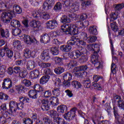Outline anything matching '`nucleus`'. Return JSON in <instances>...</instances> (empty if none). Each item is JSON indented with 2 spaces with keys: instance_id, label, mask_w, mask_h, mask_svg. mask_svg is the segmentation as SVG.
<instances>
[{
  "instance_id": "nucleus-1",
  "label": "nucleus",
  "mask_w": 124,
  "mask_h": 124,
  "mask_svg": "<svg viewBox=\"0 0 124 124\" xmlns=\"http://www.w3.org/2000/svg\"><path fill=\"white\" fill-rule=\"evenodd\" d=\"M75 26L73 24H67L61 26V29L57 31H55L56 36H62L64 34H72L76 32Z\"/></svg>"
},
{
  "instance_id": "nucleus-2",
  "label": "nucleus",
  "mask_w": 124,
  "mask_h": 124,
  "mask_svg": "<svg viewBox=\"0 0 124 124\" xmlns=\"http://www.w3.org/2000/svg\"><path fill=\"white\" fill-rule=\"evenodd\" d=\"M77 56L78 58H80L79 59L80 63H84L89 60V58L88 57V51H87L86 49L83 48L82 47L80 49L79 52L77 54Z\"/></svg>"
},
{
  "instance_id": "nucleus-3",
  "label": "nucleus",
  "mask_w": 124,
  "mask_h": 124,
  "mask_svg": "<svg viewBox=\"0 0 124 124\" xmlns=\"http://www.w3.org/2000/svg\"><path fill=\"white\" fill-rule=\"evenodd\" d=\"M99 56L96 53L92 55L91 57V62L93 64L96 69L102 68V63L99 61Z\"/></svg>"
},
{
  "instance_id": "nucleus-4",
  "label": "nucleus",
  "mask_w": 124,
  "mask_h": 124,
  "mask_svg": "<svg viewBox=\"0 0 124 124\" xmlns=\"http://www.w3.org/2000/svg\"><path fill=\"white\" fill-rule=\"evenodd\" d=\"M77 110V108H72L69 112L65 113L64 115V119L66 120L68 122H70V121H72V120H74L75 118L76 110Z\"/></svg>"
},
{
  "instance_id": "nucleus-5",
  "label": "nucleus",
  "mask_w": 124,
  "mask_h": 124,
  "mask_svg": "<svg viewBox=\"0 0 124 124\" xmlns=\"http://www.w3.org/2000/svg\"><path fill=\"white\" fill-rule=\"evenodd\" d=\"M63 84L66 88L70 87V81L72 79V74L70 73L67 72L63 74Z\"/></svg>"
},
{
  "instance_id": "nucleus-6",
  "label": "nucleus",
  "mask_w": 124,
  "mask_h": 124,
  "mask_svg": "<svg viewBox=\"0 0 124 124\" xmlns=\"http://www.w3.org/2000/svg\"><path fill=\"white\" fill-rule=\"evenodd\" d=\"M113 109L115 119V123L117 124L123 123V122H124V118L119 114V112L118 111V107L117 106H114Z\"/></svg>"
},
{
  "instance_id": "nucleus-7",
  "label": "nucleus",
  "mask_w": 124,
  "mask_h": 124,
  "mask_svg": "<svg viewBox=\"0 0 124 124\" xmlns=\"http://www.w3.org/2000/svg\"><path fill=\"white\" fill-rule=\"evenodd\" d=\"M33 17L36 20H40V19H44V20H49L50 19V15L48 13H42L39 14V13L37 12L34 14H33Z\"/></svg>"
},
{
  "instance_id": "nucleus-8",
  "label": "nucleus",
  "mask_w": 124,
  "mask_h": 124,
  "mask_svg": "<svg viewBox=\"0 0 124 124\" xmlns=\"http://www.w3.org/2000/svg\"><path fill=\"white\" fill-rule=\"evenodd\" d=\"M15 15V12H12L9 11L7 12H3L1 16V20H4V19H12L13 16Z\"/></svg>"
},
{
  "instance_id": "nucleus-9",
  "label": "nucleus",
  "mask_w": 124,
  "mask_h": 124,
  "mask_svg": "<svg viewBox=\"0 0 124 124\" xmlns=\"http://www.w3.org/2000/svg\"><path fill=\"white\" fill-rule=\"evenodd\" d=\"M114 100H117V106L122 110H124V101L122 100V97L118 95H116L113 96Z\"/></svg>"
},
{
  "instance_id": "nucleus-10",
  "label": "nucleus",
  "mask_w": 124,
  "mask_h": 124,
  "mask_svg": "<svg viewBox=\"0 0 124 124\" xmlns=\"http://www.w3.org/2000/svg\"><path fill=\"white\" fill-rule=\"evenodd\" d=\"M41 109L43 111H48L50 110V102L48 100H41Z\"/></svg>"
},
{
  "instance_id": "nucleus-11",
  "label": "nucleus",
  "mask_w": 124,
  "mask_h": 124,
  "mask_svg": "<svg viewBox=\"0 0 124 124\" xmlns=\"http://www.w3.org/2000/svg\"><path fill=\"white\" fill-rule=\"evenodd\" d=\"M12 87V80L9 78H5L2 83V88L8 90Z\"/></svg>"
},
{
  "instance_id": "nucleus-12",
  "label": "nucleus",
  "mask_w": 124,
  "mask_h": 124,
  "mask_svg": "<svg viewBox=\"0 0 124 124\" xmlns=\"http://www.w3.org/2000/svg\"><path fill=\"white\" fill-rule=\"evenodd\" d=\"M76 32L74 34H72L73 35H76V34L78 35V39L79 38H81V39H83L84 40H87L88 39V34L86 33L85 32H82L80 31V30H77L76 29Z\"/></svg>"
},
{
  "instance_id": "nucleus-13",
  "label": "nucleus",
  "mask_w": 124,
  "mask_h": 124,
  "mask_svg": "<svg viewBox=\"0 0 124 124\" xmlns=\"http://www.w3.org/2000/svg\"><path fill=\"white\" fill-rule=\"evenodd\" d=\"M46 27L47 29L54 30L58 27V22L56 20H49L46 23Z\"/></svg>"
},
{
  "instance_id": "nucleus-14",
  "label": "nucleus",
  "mask_w": 124,
  "mask_h": 124,
  "mask_svg": "<svg viewBox=\"0 0 124 124\" xmlns=\"http://www.w3.org/2000/svg\"><path fill=\"white\" fill-rule=\"evenodd\" d=\"M41 58L45 61L48 62L50 60V56H49V51L48 50H44L41 54Z\"/></svg>"
},
{
  "instance_id": "nucleus-15",
  "label": "nucleus",
  "mask_w": 124,
  "mask_h": 124,
  "mask_svg": "<svg viewBox=\"0 0 124 124\" xmlns=\"http://www.w3.org/2000/svg\"><path fill=\"white\" fill-rule=\"evenodd\" d=\"M39 75H40L39 70L36 69L30 72L29 77L30 79H35L36 78H38L39 77Z\"/></svg>"
},
{
  "instance_id": "nucleus-16",
  "label": "nucleus",
  "mask_w": 124,
  "mask_h": 124,
  "mask_svg": "<svg viewBox=\"0 0 124 124\" xmlns=\"http://www.w3.org/2000/svg\"><path fill=\"white\" fill-rule=\"evenodd\" d=\"M40 41L42 43H49L50 42V37L48 34H43L41 36Z\"/></svg>"
},
{
  "instance_id": "nucleus-17",
  "label": "nucleus",
  "mask_w": 124,
  "mask_h": 124,
  "mask_svg": "<svg viewBox=\"0 0 124 124\" xmlns=\"http://www.w3.org/2000/svg\"><path fill=\"white\" fill-rule=\"evenodd\" d=\"M78 38H77L75 36H72L70 37V39L67 42V44L69 46H74L75 45L76 43H77V41H78Z\"/></svg>"
},
{
  "instance_id": "nucleus-18",
  "label": "nucleus",
  "mask_w": 124,
  "mask_h": 124,
  "mask_svg": "<svg viewBox=\"0 0 124 124\" xmlns=\"http://www.w3.org/2000/svg\"><path fill=\"white\" fill-rule=\"evenodd\" d=\"M30 25L31 27L34 28V29H39V27L41 26V23L39 21L34 20L30 23Z\"/></svg>"
},
{
  "instance_id": "nucleus-19",
  "label": "nucleus",
  "mask_w": 124,
  "mask_h": 124,
  "mask_svg": "<svg viewBox=\"0 0 124 124\" xmlns=\"http://www.w3.org/2000/svg\"><path fill=\"white\" fill-rule=\"evenodd\" d=\"M28 95L32 99H36L38 96L37 92L33 90H31L29 92Z\"/></svg>"
},
{
  "instance_id": "nucleus-20",
  "label": "nucleus",
  "mask_w": 124,
  "mask_h": 124,
  "mask_svg": "<svg viewBox=\"0 0 124 124\" xmlns=\"http://www.w3.org/2000/svg\"><path fill=\"white\" fill-rule=\"evenodd\" d=\"M35 67V62L33 61H29L27 64V69L32 70Z\"/></svg>"
},
{
  "instance_id": "nucleus-21",
  "label": "nucleus",
  "mask_w": 124,
  "mask_h": 124,
  "mask_svg": "<svg viewBox=\"0 0 124 124\" xmlns=\"http://www.w3.org/2000/svg\"><path fill=\"white\" fill-rule=\"evenodd\" d=\"M23 39L27 44H31V43H33L34 42V40H35L33 38H32L31 36L28 35H25L23 37Z\"/></svg>"
},
{
  "instance_id": "nucleus-22",
  "label": "nucleus",
  "mask_w": 124,
  "mask_h": 124,
  "mask_svg": "<svg viewBox=\"0 0 124 124\" xmlns=\"http://www.w3.org/2000/svg\"><path fill=\"white\" fill-rule=\"evenodd\" d=\"M78 53H80V49H78L69 53V57L73 60H76V59H78V57L77 56Z\"/></svg>"
},
{
  "instance_id": "nucleus-23",
  "label": "nucleus",
  "mask_w": 124,
  "mask_h": 124,
  "mask_svg": "<svg viewBox=\"0 0 124 124\" xmlns=\"http://www.w3.org/2000/svg\"><path fill=\"white\" fill-rule=\"evenodd\" d=\"M12 12H15V13H16L17 14H21L23 11L22 8H21L19 5L15 4L13 6V11H12Z\"/></svg>"
},
{
  "instance_id": "nucleus-24",
  "label": "nucleus",
  "mask_w": 124,
  "mask_h": 124,
  "mask_svg": "<svg viewBox=\"0 0 124 124\" xmlns=\"http://www.w3.org/2000/svg\"><path fill=\"white\" fill-rule=\"evenodd\" d=\"M49 79L50 76H44L40 79V84H41V85H44V84H46V83H47V82L49 81Z\"/></svg>"
},
{
  "instance_id": "nucleus-25",
  "label": "nucleus",
  "mask_w": 124,
  "mask_h": 124,
  "mask_svg": "<svg viewBox=\"0 0 124 124\" xmlns=\"http://www.w3.org/2000/svg\"><path fill=\"white\" fill-rule=\"evenodd\" d=\"M71 49H72V47L69 46L68 44L66 45H62L60 46V50L62 51V52H69Z\"/></svg>"
},
{
  "instance_id": "nucleus-26",
  "label": "nucleus",
  "mask_w": 124,
  "mask_h": 124,
  "mask_svg": "<svg viewBox=\"0 0 124 124\" xmlns=\"http://www.w3.org/2000/svg\"><path fill=\"white\" fill-rule=\"evenodd\" d=\"M33 52L31 51L29 49L27 48L24 50V56L25 58L29 59L31 57H33V54H32Z\"/></svg>"
},
{
  "instance_id": "nucleus-27",
  "label": "nucleus",
  "mask_w": 124,
  "mask_h": 124,
  "mask_svg": "<svg viewBox=\"0 0 124 124\" xmlns=\"http://www.w3.org/2000/svg\"><path fill=\"white\" fill-rule=\"evenodd\" d=\"M89 31L90 34H93L94 35H96L98 33L96 26H90L89 28Z\"/></svg>"
},
{
  "instance_id": "nucleus-28",
  "label": "nucleus",
  "mask_w": 124,
  "mask_h": 124,
  "mask_svg": "<svg viewBox=\"0 0 124 124\" xmlns=\"http://www.w3.org/2000/svg\"><path fill=\"white\" fill-rule=\"evenodd\" d=\"M13 45L16 49L17 50H20L22 48V45L21 44V42L19 40H14L13 43Z\"/></svg>"
},
{
  "instance_id": "nucleus-29",
  "label": "nucleus",
  "mask_w": 124,
  "mask_h": 124,
  "mask_svg": "<svg viewBox=\"0 0 124 124\" xmlns=\"http://www.w3.org/2000/svg\"><path fill=\"white\" fill-rule=\"evenodd\" d=\"M50 52L53 56H58L60 53V50L59 47L54 46L50 48Z\"/></svg>"
},
{
  "instance_id": "nucleus-30",
  "label": "nucleus",
  "mask_w": 124,
  "mask_h": 124,
  "mask_svg": "<svg viewBox=\"0 0 124 124\" xmlns=\"http://www.w3.org/2000/svg\"><path fill=\"white\" fill-rule=\"evenodd\" d=\"M67 110V107L64 105H61L57 107L58 113H64Z\"/></svg>"
},
{
  "instance_id": "nucleus-31",
  "label": "nucleus",
  "mask_w": 124,
  "mask_h": 124,
  "mask_svg": "<svg viewBox=\"0 0 124 124\" xmlns=\"http://www.w3.org/2000/svg\"><path fill=\"white\" fill-rule=\"evenodd\" d=\"M11 25L13 28H19L21 26V23L18 20L13 19L11 22Z\"/></svg>"
},
{
  "instance_id": "nucleus-32",
  "label": "nucleus",
  "mask_w": 124,
  "mask_h": 124,
  "mask_svg": "<svg viewBox=\"0 0 124 124\" xmlns=\"http://www.w3.org/2000/svg\"><path fill=\"white\" fill-rule=\"evenodd\" d=\"M0 32L2 37H5L6 38H7V37L9 36L8 30L4 31V29H3L2 27L1 29L0 30Z\"/></svg>"
},
{
  "instance_id": "nucleus-33",
  "label": "nucleus",
  "mask_w": 124,
  "mask_h": 124,
  "mask_svg": "<svg viewBox=\"0 0 124 124\" xmlns=\"http://www.w3.org/2000/svg\"><path fill=\"white\" fill-rule=\"evenodd\" d=\"M50 104H51L53 106L59 105V99L58 98L55 97H50Z\"/></svg>"
},
{
  "instance_id": "nucleus-34",
  "label": "nucleus",
  "mask_w": 124,
  "mask_h": 124,
  "mask_svg": "<svg viewBox=\"0 0 124 124\" xmlns=\"http://www.w3.org/2000/svg\"><path fill=\"white\" fill-rule=\"evenodd\" d=\"M91 83H92V81L90 78H87L86 80L82 81V84L84 87L87 89L91 88Z\"/></svg>"
},
{
  "instance_id": "nucleus-35",
  "label": "nucleus",
  "mask_w": 124,
  "mask_h": 124,
  "mask_svg": "<svg viewBox=\"0 0 124 124\" xmlns=\"http://www.w3.org/2000/svg\"><path fill=\"white\" fill-rule=\"evenodd\" d=\"M94 49H92V53H93V55H94L95 54H97L98 55V52H99L100 48V45L97 44H95L93 45Z\"/></svg>"
},
{
  "instance_id": "nucleus-36",
  "label": "nucleus",
  "mask_w": 124,
  "mask_h": 124,
  "mask_svg": "<svg viewBox=\"0 0 124 124\" xmlns=\"http://www.w3.org/2000/svg\"><path fill=\"white\" fill-rule=\"evenodd\" d=\"M76 27H75V30H77V31H80V29L81 28H84L83 24V21L81 20H79L78 21H77L76 22V25H74Z\"/></svg>"
},
{
  "instance_id": "nucleus-37",
  "label": "nucleus",
  "mask_w": 124,
  "mask_h": 124,
  "mask_svg": "<svg viewBox=\"0 0 124 124\" xmlns=\"http://www.w3.org/2000/svg\"><path fill=\"white\" fill-rule=\"evenodd\" d=\"M61 22L63 24H66V23H70L71 20L69 18H68V17H67V16L63 15L61 17Z\"/></svg>"
},
{
  "instance_id": "nucleus-38",
  "label": "nucleus",
  "mask_w": 124,
  "mask_h": 124,
  "mask_svg": "<svg viewBox=\"0 0 124 124\" xmlns=\"http://www.w3.org/2000/svg\"><path fill=\"white\" fill-rule=\"evenodd\" d=\"M64 71V69L62 67H57L54 69V72L57 75H60Z\"/></svg>"
},
{
  "instance_id": "nucleus-39",
  "label": "nucleus",
  "mask_w": 124,
  "mask_h": 124,
  "mask_svg": "<svg viewBox=\"0 0 124 124\" xmlns=\"http://www.w3.org/2000/svg\"><path fill=\"white\" fill-rule=\"evenodd\" d=\"M62 8V3L58 2L54 5L53 9L55 11H61Z\"/></svg>"
},
{
  "instance_id": "nucleus-40",
  "label": "nucleus",
  "mask_w": 124,
  "mask_h": 124,
  "mask_svg": "<svg viewBox=\"0 0 124 124\" xmlns=\"http://www.w3.org/2000/svg\"><path fill=\"white\" fill-rule=\"evenodd\" d=\"M88 69L87 65L79 66L75 68V70L77 72L78 71H85Z\"/></svg>"
},
{
  "instance_id": "nucleus-41",
  "label": "nucleus",
  "mask_w": 124,
  "mask_h": 124,
  "mask_svg": "<svg viewBox=\"0 0 124 124\" xmlns=\"http://www.w3.org/2000/svg\"><path fill=\"white\" fill-rule=\"evenodd\" d=\"M72 85L75 89H80L82 87L81 83L77 80H74L72 82Z\"/></svg>"
},
{
  "instance_id": "nucleus-42",
  "label": "nucleus",
  "mask_w": 124,
  "mask_h": 124,
  "mask_svg": "<svg viewBox=\"0 0 124 124\" xmlns=\"http://www.w3.org/2000/svg\"><path fill=\"white\" fill-rule=\"evenodd\" d=\"M48 114L50 118H54V117H59L58 112L55 110H51L48 111Z\"/></svg>"
},
{
  "instance_id": "nucleus-43",
  "label": "nucleus",
  "mask_w": 124,
  "mask_h": 124,
  "mask_svg": "<svg viewBox=\"0 0 124 124\" xmlns=\"http://www.w3.org/2000/svg\"><path fill=\"white\" fill-rule=\"evenodd\" d=\"M93 80L94 82H98L99 80H101V81H102V82H101V84H103V82H102V81H103V78L102 77V76H101L99 75H94L93 77Z\"/></svg>"
},
{
  "instance_id": "nucleus-44",
  "label": "nucleus",
  "mask_w": 124,
  "mask_h": 124,
  "mask_svg": "<svg viewBox=\"0 0 124 124\" xmlns=\"http://www.w3.org/2000/svg\"><path fill=\"white\" fill-rule=\"evenodd\" d=\"M34 91L37 92V93H41V92H44V89L40 87L39 84H35L34 85Z\"/></svg>"
},
{
  "instance_id": "nucleus-45",
  "label": "nucleus",
  "mask_w": 124,
  "mask_h": 124,
  "mask_svg": "<svg viewBox=\"0 0 124 124\" xmlns=\"http://www.w3.org/2000/svg\"><path fill=\"white\" fill-rule=\"evenodd\" d=\"M16 91H17L18 93L19 94H21L22 93H25V92L27 91V89L25 86H19L16 88Z\"/></svg>"
},
{
  "instance_id": "nucleus-46",
  "label": "nucleus",
  "mask_w": 124,
  "mask_h": 124,
  "mask_svg": "<svg viewBox=\"0 0 124 124\" xmlns=\"http://www.w3.org/2000/svg\"><path fill=\"white\" fill-rule=\"evenodd\" d=\"M52 64L51 63L40 62L39 63V66L41 68H46V67H50Z\"/></svg>"
},
{
  "instance_id": "nucleus-47",
  "label": "nucleus",
  "mask_w": 124,
  "mask_h": 124,
  "mask_svg": "<svg viewBox=\"0 0 124 124\" xmlns=\"http://www.w3.org/2000/svg\"><path fill=\"white\" fill-rule=\"evenodd\" d=\"M12 32L13 35H14L15 36H18V35H19L21 33V32H22V31H21L20 29L16 28L15 30L12 29Z\"/></svg>"
},
{
  "instance_id": "nucleus-48",
  "label": "nucleus",
  "mask_w": 124,
  "mask_h": 124,
  "mask_svg": "<svg viewBox=\"0 0 124 124\" xmlns=\"http://www.w3.org/2000/svg\"><path fill=\"white\" fill-rule=\"evenodd\" d=\"M23 124H33V121L30 118H24L22 119Z\"/></svg>"
},
{
  "instance_id": "nucleus-49",
  "label": "nucleus",
  "mask_w": 124,
  "mask_h": 124,
  "mask_svg": "<svg viewBox=\"0 0 124 124\" xmlns=\"http://www.w3.org/2000/svg\"><path fill=\"white\" fill-rule=\"evenodd\" d=\"M124 7V3H122L120 4H117L115 5V7L114 9L115 11H120V10H122Z\"/></svg>"
},
{
  "instance_id": "nucleus-50",
  "label": "nucleus",
  "mask_w": 124,
  "mask_h": 124,
  "mask_svg": "<svg viewBox=\"0 0 124 124\" xmlns=\"http://www.w3.org/2000/svg\"><path fill=\"white\" fill-rule=\"evenodd\" d=\"M52 93L53 95H56V96H59L61 94V91L60 88H54L52 90Z\"/></svg>"
},
{
  "instance_id": "nucleus-51",
  "label": "nucleus",
  "mask_w": 124,
  "mask_h": 124,
  "mask_svg": "<svg viewBox=\"0 0 124 124\" xmlns=\"http://www.w3.org/2000/svg\"><path fill=\"white\" fill-rule=\"evenodd\" d=\"M88 43H93L95 42L97 38L95 36H90L88 38Z\"/></svg>"
},
{
  "instance_id": "nucleus-52",
  "label": "nucleus",
  "mask_w": 124,
  "mask_h": 124,
  "mask_svg": "<svg viewBox=\"0 0 124 124\" xmlns=\"http://www.w3.org/2000/svg\"><path fill=\"white\" fill-rule=\"evenodd\" d=\"M52 7L50 5L47 4L46 2H44L43 4V8L46 11L50 10Z\"/></svg>"
},
{
  "instance_id": "nucleus-53",
  "label": "nucleus",
  "mask_w": 124,
  "mask_h": 124,
  "mask_svg": "<svg viewBox=\"0 0 124 124\" xmlns=\"http://www.w3.org/2000/svg\"><path fill=\"white\" fill-rule=\"evenodd\" d=\"M22 84L26 86V87H30V86H31V82L28 79H24L22 81Z\"/></svg>"
},
{
  "instance_id": "nucleus-54",
  "label": "nucleus",
  "mask_w": 124,
  "mask_h": 124,
  "mask_svg": "<svg viewBox=\"0 0 124 124\" xmlns=\"http://www.w3.org/2000/svg\"><path fill=\"white\" fill-rule=\"evenodd\" d=\"M44 97H45L46 98H48L52 95V93L51 92V91L50 90H47V91H45L44 92Z\"/></svg>"
},
{
  "instance_id": "nucleus-55",
  "label": "nucleus",
  "mask_w": 124,
  "mask_h": 124,
  "mask_svg": "<svg viewBox=\"0 0 124 124\" xmlns=\"http://www.w3.org/2000/svg\"><path fill=\"white\" fill-rule=\"evenodd\" d=\"M6 52V56L9 59H11L13 57V51L12 50L9 49L8 50H7V51H5Z\"/></svg>"
},
{
  "instance_id": "nucleus-56",
  "label": "nucleus",
  "mask_w": 124,
  "mask_h": 124,
  "mask_svg": "<svg viewBox=\"0 0 124 124\" xmlns=\"http://www.w3.org/2000/svg\"><path fill=\"white\" fill-rule=\"evenodd\" d=\"M111 70L113 74H116V73H117V66H116V64L114 63L111 64Z\"/></svg>"
},
{
  "instance_id": "nucleus-57",
  "label": "nucleus",
  "mask_w": 124,
  "mask_h": 124,
  "mask_svg": "<svg viewBox=\"0 0 124 124\" xmlns=\"http://www.w3.org/2000/svg\"><path fill=\"white\" fill-rule=\"evenodd\" d=\"M8 95L0 93V99H4V100H7L8 99Z\"/></svg>"
},
{
  "instance_id": "nucleus-58",
  "label": "nucleus",
  "mask_w": 124,
  "mask_h": 124,
  "mask_svg": "<svg viewBox=\"0 0 124 124\" xmlns=\"http://www.w3.org/2000/svg\"><path fill=\"white\" fill-rule=\"evenodd\" d=\"M110 17L111 20H117V19H118V14L116 12L111 13L110 14Z\"/></svg>"
},
{
  "instance_id": "nucleus-59",
  "label": "nucleus",
  "mask_w": 124,
  "mask_h": 124,
  "mask_svg": "<svg viewBox=\"0 0 124 124\" xmlns=\"http://www.w3.org/2000/svg\"><path fill=\"white\" fill-rule=\"evenodd\" d=\"M6 69V67L5 66L2 65L0 66V76L3 75L4 73H5V70Z\"/></svg>"
},
{
  "instance_id": "nucleus-60",
  "label": "nucleus",
  "mask_w": 124,
  "mask_h": 124,
  "mask_svg": "<svg viewBox=\"0 0 124 124\" xmlns=\"http://www.w3.org/2000/svg\"><path fill=\"white\" fill-rule=\"evenodd\" d=\"M110 26L112 31H118V26H117V23L114 22L111 24Z\"/></svg>"
},
{
  "instance_id": "nucleus-61",
  "label": "nucleus",
  "mask_w": 124,
  "mask_h": 124,
  "mask_svg": "<svg viewBox=\"0 0 124 124\" xmlns=\"http://www.w3.org/2000/svg\"><path fill=\"white\" fill-rule=\"evenodd\" d=\"M27 75H28V72H27V70H24L19 73V77L20 78H26Z\"/></svg>"
},
{
  "instance_id": "nucleus-62",
  "label": "nucleus",
  "mask_w": 124,
  "mask_h": 124,
  "mask_svg": "<svg viewBox=\"0 0 124 124\" xmlns=\"http://www.w3.org/2000/svg\"><path fill=\"white\" fill-rule=\"evenodd\" d=\"M14 72L15 74H18L21 72V67L19 66H15L13 68Z\"/></svg>"
},
{
  "instance_id": "nucleus-63",
  "label": "nucleus",
  "mask_w": 124,
  "mask_h": 124,
  "mask_svg": "<svg viewBox=\"0 0 124 124\" xmlns=\"http://www.w3.org/2000/svg\"><path fill=\"white\" fill-rule=\"evenodd\" d=\"M52 72V70L50 69H46L44 70V74L48 75V76H50Z\"/></svg>"
},
{
  "instance_id": "nucleus-64",
  "label": "nucleus",
  "mask_w": 124,
  "mask_h": 124,
  "mask_svg": "<svg viewBox=\"0 0 124 124\" xmlns=\"http://www.w3.org/2000/svg\"><path fill=\"white\" fill-rule=\"evenodd\" d=\"M62 60H63V59L62 58H60L59 57H56L54 58V61L56 63H57V64L61 63V62H62Z\"/></svg>"
}]
</instances>
